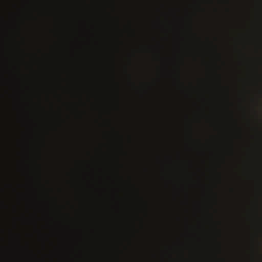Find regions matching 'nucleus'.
I'll list each match as a JSON object with an SVG mask.
<instances>
[{"mask_svg":"<svg viewBox=\"0 0 262 262\" xmlns=\"http://www.w3.org/2000/svg\"><path fill=\"white\" fill-rule=\"evenodd\" d=\"M3 29H1V132L3 131H104V130H58V129H26L6 130L4 124L3 104Z\"/></svg>","mask_w":262,"mask_h":262,"instance_id":"nucleus-1","label":"nucleus"},{"mask_svg":"<svg viewBox=\"0 0 262 262\" xmlns=\"http://www.w3.org/2000/svg\"><path fill=\"white\" fill-rule=\"evenodd\" d=\"M13 117L18 119H21L29 117V114H27L21 107L15 105L12 112Z\"/></svg>","mask_w":262,"mask_h":262,"instance_id":"nucleus-2","label":"nucleus"},{"mask_svg":"<svg viewBox=\"0 0 262 262\" xmlns=\"http://www.w3.org/2000/svg\"><path fill=\"white\" fill-rule=\"evenodd\" d=\"M12 236L13 240L15 243V245L17 246V247H19L20 243V236L19 234H18V233L12 232Z\"/></svg>","mask_w":262,"mask_h":262,"instance_id":"nucleus-3","label":"nucleus"},{"mask_svg":"<svg viewBox=\"0 0 262 262\" xmlns=\"http://www.w3.org/2000/svg\"><path fill=\"white\" fill-rule=\"evenodd\" d=\"M22 145L21 143L18 142L15 144H13L11 145V149L13 152V154L16 151L17 147Z\"/></svg>","mask_w":262,"mask_h":262,"instance_id":"nucleus-4","label":"nucleus"},{"mask_svg":"<svg viewBox=\"0 0 262 262\" xmlns=\"http://www.w3.org/2000/svg\"><path fill=\"white\" fill-rule=\"evenodd\" d=\"M16 219L15 218L14 219V229H16L17 228V224H16Z\"/></svg>","mask_w":262,"mask_h":262,"instance_id":"nucleus-5","label":"nucleus"},{"mask_svg":"<svg viewBox=\"0 0 262 262\" xmlns=\"http://www.w3.org/2000/svg\"><path fill=\"white\" fill-rule=\"evenodd\" d=\"M15 26H16V27H16V29H17V30H16V31H17V32H16L17 34H19V29L18 28V26H16V25H15Z\"/></svg>","mask_w":262,"mask_h":262,"instance_id":"nucleus-6","label":"nucleus"},{"mask_svg":"<svg viewBox=\"0 0 262 262\" xmlns=\"http://www.w3.org/2000/svg\"><path fill=\"white\" fill-rule=\"evenodd\" d=\"M13 211L15 213L17 212V209L16 206H13Z\"/></svg>","mask_w":262,"mask_h":262,"instance_id":"nucleus-7","label":"nucleus"},{"mask_svg":"<svg viewBox=\"0 0 262 262\" xmlns=\"http://www.w3.org/2000/svg\"><path fill=\"white\" fill-rule=\"evenodd\" d=\"M33 117H35V118H39V117H42V116H41L40 115H34Z\"/></svg>","mask_w":262,"mask_h":262,"instance_id":"nucleus-8","label":"nucleus"},{"mask_svg":"<svg viewBox=\"0 0 262 262\" xmlns=\"http://www.w3.org/2000/svg\"><path fill=\"white\" fill-rule=\"evenodd\" d=\"M13 41L15 43L16 42V37L15 36H14L13 38Z\"/></svg>","mask_w":262,"mask_h":262,"instance_id":"nucleus-9","label":"nucleus"},{"mask_svg":"<svg viewBox=\"0 0 262 262\" xmlns=\"http://www.w3.org/2000/svg\"><path fill=\"white\" fill-rule=\"evenodd\" d=\"M12 189H13V191H14L15 192V191H16V189H15V188H14L13 187V186H12Z\"/></svg>","mask_w":262,"mask_h":262,"instance_id":"nucleus-10","label":"nucleus"},{"mask_svg":"<svg viewBox=\"0 0 262 262\" xmlns=\"http://www.w3.org/2000/svg\"><path fill=\"white\" fill-rule=\"evenodd\" d=\"M13 16L14 18H15V15L14 14H13Z\"/></svg>","mask_w":262,"mask_h":262,"instance_id":"nucleus-11","label":"nucleus"}]
</instances>
